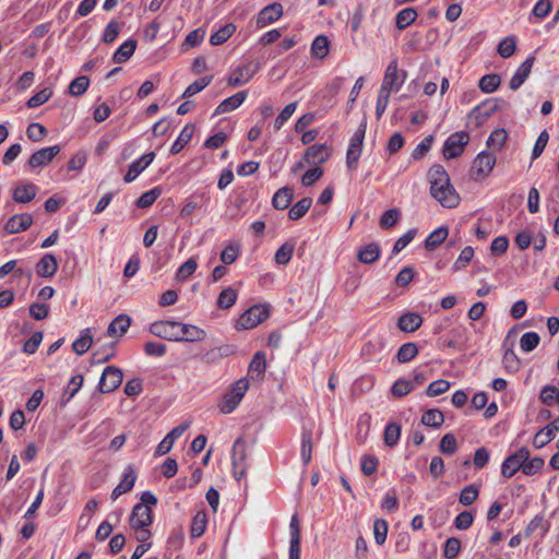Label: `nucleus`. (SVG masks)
I'll use <instances>...</instances> for the list:
<instances>
[{
    "label": "nucleus",
    "instance_id": "obj_1",
    "mask_svg": "<svg viewBox=\"0 0 559 559\" xmlns=\"http://www.w3.org/2000/svg\"><path fill=\"white\" fill-rule=\"evenodd\" d=\"M430 194L444 207H455L460 197L450 182V177L442 165L435 164L428 171Z\"/></svg>",
    "mask_w": 559,
    "mask_h": 559
},
{
    "label": "nucleus",
    "instance_id": "obj_2",
    "mask_svg": "<svg viewBox=\"0 0 559 559\" xmlns=\"http://www.w3.org/2000/svg\"><path fill=\"white\" fill-rule=\"evenodd\" d=\"M157 504V498L151 491H144L141 495V502L136 503L130 514L129 523L133 530H142L153 522V511L151 507Z\"/></svg>",
    "mask_w": 559,
    "mask_h": 559
},
{
    "label": "nucleus",
    "instance_id": "obj_3",
    "mask_svg": "<svg viewBox=\"0 0 559 559\" xmlns=\"http://www.w3.org/2000/svg\"><path fill=\"white\" fill-rule=\"evenodd\" d=\"M248 389L249 382L246 378L236 381L217 404L219 413L225 415L233 413L240 404Z\"/></svg>",
    "mask_w": 559,
    "mask_h": 559
},
{
    "label": "nucleus",
    "instance_id": "obj_4",
    "mask_svg": "<svg viewBox=\"0 0 559 559\" xmlns=\"http://www.w3.org/2000/svg\"><path fill=\"white\" fill-rule=\"evenodd\" d=\"M270 316L267 305H254L246 310L237 320L235 328L237 330H250L266 320Z\"/></svg>",
    "mask_w": 559,
    "mask_h": 559
},
{
    "label": "nucleus",
    "instance_id": "obj_5",
    "mask_svg": "<svg viewBox=\"0 0 559 559\" xmlns=\"http://www.w3.org/2000/svg\"><path fill=\"white\" fill-rule=\"evenodd\" d=\"M231 465L236 480H240L246 476L247 463V442L242 438H238L231 448Z\"/></svg>",
    "mask_w": 559,
    "mask_h": 559
},
{
    "label": "nucleus",
    "instance_id": "obj_6",
    "mask_svg": "<svg viewBox=\"0 0 559 559\" xmlns=\"http://www.w3.org/2000/svg\"><path fill=\"white\" fill-rule=\"evenodd\" d=\"M406 80V72L399 69L397 60H392L386 67L384 78L381 84V90L391 92H397Z\"/></svg>",
    "mask_w": 559,
    "mask_h": 559
},
{
    "label": "nucleus",
    "instance_id": "obj_7",
    "mask_svg": "<svg viewBox=\"0 0 559 559\" xmlns=\"http://www.w3.org/2000/svg\"><path fill=\"white\" fill-rule=\"evenodd\" d=\"M366 124H360L349 141L346 152V164L350 170L357 168L358 159L361 155L362 143L365 139Z\"/></svg>",
    "mask_w": 559,
    "mask_h": 559
},
{
    "label": "nucleus",
    "instance_id": "obj_8",
    "mask_svg": "<svg viewBox=\"0 0 559 559\" xmlns=\"http://www.w3.org/2000/svg\"><path fill=\"white\" fill-rule=\"evenodd\" d=\"M469 140L468 133L460 131L451 134L443 144V156L447 159L456 158L464 152Z\"/></svg>",
    "mask_w": 559,
    "mask_h": 559
},
{
    "label": "nucleus",
    "instance_id": "obj_9",
    "mask_svg": "<svg viewBox=\"0 0 559 559\" xmlns=\"http://www.w3.org/2000/svg\"><path fill=\"white\" fill-rule=\"evenodd\" d=\"M181 322L173 320L155 321L150 325V332L170 342H178Z\"/></svg>",
    "mask_w": 559,
    "mask_h": 559
},
{
    "label": "nucleus",
    "instance_id": "obj_10",
    "mask_svg": "<svg viewBox=\"0 0 559 559\" xmlns=\"http://www.w3.org/2000/svg\"><path fill=\"white\" fill-rule=\"evenodd\" d=\"M530 457L527 448L522 447L515 453L506 457L501 465V474L506 478H511L518 471L523 472V463Z\"/></svg>",
    "mask_w": 559,
    "mask_h": 559
},
{
    "label": "nucleus",
    "instance_id": "obj_11",
    "mask_svg": "<svg viewBox=\"0 0 559 559\" xmlns=\"http://www.w3.org/2000/svg\"><path fill=\"white\" fill-rule=\"evenodd\" d=\"M122 378L121 369L115 366H107L100 376L98 390L102 393H110L120 386Z\"/></svg>",
    "mask_w": 559,
    "mask_h": 559
},
{
    "label": "nucleus",
    "instance_id": "obj_12",
    "mask_svg": "<svg viewBox=\"0 0 559 559\" xmlns=\"http://www.w3.org/2000/svg\"><path fill=\"white\" fill-rule=\"evenodd\" d=\"M259 61H248L233 71L228 79V84L230 86L243 85L253 78V75L259 71Z\"/></svg>",
    "mask_w": 559,
    "mask_h": 559
},
{
    "label": "nucleus",
    "instance_id": "obj_13",
    "mask_svg": "<svg viewBox=\"0 0 559 559\" xmlns=\"http://www.w3.org/2000/svg\"><path fill=\"white\" fill-rule=\"evenodd\" d=\"M61 151L59 145L40 148L34 152L27 164L31 168L47 166Z\"/></svg>",
    "mask_w": 559,
    "mask_h": 559
},
{
    "label": "nucleus",
    "instance_id": "obj_14",
    "mask_svg": "<svg viewBox=\"0 0 559 559\" xmlns=\"http://www.w3.org/2000/svg\"><path fill=\"white\" fill-rule=\"evenodd\" d=\"M210 194L206 192L195 193L185 201L180 211L182 217H189L198 210H206L210 203Z\"/></svg>",
    "mask_w": 559,
    "mask_h": 559
},
{
    "label": "nucleus",
    "instance_id": "obj_15",
    "mask_svg": "<svg viewBox=\"0 0 559 559\" xmlns=\"http://www.w3.org/2000/svg\"><path fill=\"white\" fill-rule=\"evenodd\" d=\"M283 15V5L278 2H273L264 7L257 16V27L263 28Z\"/></svg>",
    "mask_w": 559,
    "mask_h": 559
},
{
    "label": "nucleus",
    "instance_id": "obj_16",
    "mask_svg": "<svg viewBox=\"0 0 559 559\" xmlns=\"http://www.w3.org/2000/svg\"><path fill=\"white\" fill-rule=\"evenodd\" d=\"M33 224L29 213L14 214L4 224V230L9 235L19 234L28 229Z\"/></svg>",
    "mask_w": 559,
    "mask_h": 559
},
{
    "label": "nucleus",
    "instance_id": "obj_17",
    "mask_svg": "<svg viewBox=\"0 0 559 559\" xmlns=\"http://www.w3.org/2000/svg\"><path fill=\"white\" fill-rule=\"evenodd\" d=\"M155 153L150 152L142 155L140 158L133 160L130 164L129 169L123 177L124 182L130 183L134 181L136 177L153 163Z\"/></svg>",
    "mask_w": 559,
    "mask_h": 559
},
{
    "label": "nucleus",
    "instance_id": "obj_18",
    "mask_svg": "<svg viewBox=\"0 0 559 559\" xmlns=\"http://www.w3.org/2000/svg\"><path fill=\"white\" fill-rule=\"evenodd\" d=\"M496 160L493 153L483 151L474 159L472 170L478 176L486 177L491 173Z\"/></svg>",
    "mask_w": 559,
    "mask_h": 559
},
{
    "label": "nucleus",
    "instance_id": "obj_19",
    "mask_svg": "<svg viewBox=\"0 0 559 559\" xmlns=\"http://www.w3.org/2000/svg\"><path fill=\"white\" fill-rule=\"evenodd\" d=\"M559 431V416L549 423L546 427L539 429L533 439V444L537 449H542L547 445Z\"/></svg>",
    "mask_w": 559,
    "mask_h": 559
},
{
    "label": "nucleus",
    "instance_id": "obj_20",
    "mask_svg": "<svg viewBox=\"0 0 559 559\" xmlns=\"http://www.w3.org/2000/svg\"><path fill=\"white\" fill-rule=\"evenodd\" d=\"M534 62V55H530L516 69L509 83V86L512 91H516L523 85L532 71Z\"/></svg>",
    "mask_w": 559,
    "mask_h": 559
},
{
    "label": "nucleus",
    "instance_id": "obj_21",
    "mask_svg": "<svg viewBox=\"0 0 559 559\" xmlns=\"http://www.w3.org/2000/svg\"><path fill=\"white\" fill-rule=\"evenodd\" d=\"M289 533H290V542H289V559H300V526L297 514H294L290 519L289 523Z\"/></svg>",
    "mask_w": 559,
    "mask_h": 559
},
{
    "label": "nucleus",
    "instance_id": "obj_22",
    "mask_svg": "<svg viewBox=\"0 0 559 559\" xmlns=\"http://www.w3.org/2000/svg\"><path fill=\"white\" fill-rule=\"evenodd\" d=\"M205 337L206 332L203 329L193 324L181 322L178 342L194 343L204 341Z\"/></svg>",
    "mask_w": 559,
    "mask_h": 559
},
{
    "label": "nucleus",
    "instance_id": "obj_23",
    "mask_svg": "<svg viewBox=\"0 0 559 559\" xmlns=\"http://www.w3.org/2000/svg\"><path fill=\"white\" fill-rule=\"evenodd\" d=\"M58 271V262L52 253H45L36 264V273L40 277H51Z\"/></svg>",
    "mask_w": 559,
    "mask_h": 559
},
{
    "label": "nucleus",
    "instance_id": "obj_24",
    "mask_svg": "<svg viewBox=\"0 0 559 559\" xmlns=\"http://www.w3.org/2000/svg\"><path fill=\"white\" fill-rule=\"evenodd\" d=\"M304 157L308 164L320 165L329 159L330 151L324 144H316L307 148Z\"/></svg>",
    "mask_w": 559,
    "mask_h": 559
},
{
    "label": "nucleus",
    "instance_id": "obj_25",
    "mask_svg": "<svg viewBox=\"0 0 559 559\" xmlns=\"http://www.w3.org/2000/svg\"><path fill=\"white\" fill-rule=\"evenodd\" d=\"M248 93L246 91L238 92L227 97L216 107L214 115H222L237 109L246 100Z\"/></svg>",
    "mask_w": 559,
    "mask_h": 559
},
{
    "label": "nucleus",
    "instance_id": "obj_26",
    "mask_svg": "<svg viewBox=\"0 0 559 559\" xmlns=\"http://www.w3.org/2000/svg\"><path fill=\"white\" fill-rule=\"evenodd\" d=\"M423 318L416 312H406L400 317L397 326L401 331L411 333L420 328Z\"/></svg>",
    "mask_w": 559,
    "mask_h": 559
},
{
    "label": "nucleus",
    "instance_id": "obj_27",
    "mask_svg": "<svg viewBox=\"0 0 559 559\" xmlns=\"http://www.w3.org/2000/svg\"><path fill=\"white\" fill-rule=\"evenodd\" d=\"M380 257V247L376 242L367 243L357 251V260L365 264L376 262Z\"/></svg>",
    "mask_w": 559,
    "mask_h": 559
},
{
    "label": "nucleus",
    "instance_id": "obj_28",
    "mask_svg": "<svg viewBox=\"0 0 559 559\" xmlns=\"http://www.w3.org/2000/svg\"><path fill=\"white\" fill-rule=\"evenodd\" d=\"M135 48H136V40L133 38L127 39L115 51V53L112 56V60L116 63L127 62L131 58V56L134 53Z\"/></svg>",
    "mask_w": 559,
    "mask_h": 559
},
{
    "label": "nucleus",
    "instance_id": "obj_29",
    "mask_svg": "<svg viewBox=\"0 0 559 559\" xmlns=\"http://www.w3.org/2000/svg\"><path fill=\"white\" fill-rule=\"evenodd\" d=\"M131 324V320L127 314H119L109 324L107 334L109 336H122Z\"/></svg>",
    "mask_w": 559,
    "mask_h": 559
},
{
    "label": "nucleus",
    "instance_id": "obj_30",
    "mask_svg": "<svg viewBox=\"0 0 559 559\" xmlns=\"http://www.w3.org/2000/svg\"><path fill=\"white\" fill-rule=\"evenodd\" d=\"M294 198V192L288 187L278 189L272 198V204L276 210H285L289 206Z\"/></svg>",
    "mask_w": 559,
    "mask_h": 559
},
{
    "label": "nucleus",
    "instance_id": "obj_31",
    "mask_svg": "<svg viewBox=\"0 0 559 559\" xmlns=\"http://www.w3.org/2000/svg\"><path fill=\"white\" fill-rule=\"evenodd\" d=\"M37 193V187L33 183L22 185L14 189L13 199L17 203L31 202Z\"/></svg>",
    "mask_w": 559,
    "mask_h": 559
},
{
    "label": "nucleus",
    "instance_id": "obj_32",
    "mask_svg": "<svg viewBox=\"0 0 559 559\" xmlns=\"http://www.w3.org/2000/svg\"><path fill=\"white\" fill-rule=\"evenodd\" d=\"M312 447V431L311 429L304 428L301 431L300 456L305 465L311 461Z\"/></svg>",
    "mask_w": 559,
    "mask_h": 559
},
{
    "label": "nucleus",
    "instance_id": "obj_33",
    "mask_svg": "<svg viewBox=\"0 0 559 559\" xmlns=\"http://www.w3.org/2000/svg\"><path fill=\"white\" fill-rule=\"evenodd\" d=\"M194 132V127L191 124H187L182 128L178 138L174 142L170 147L171 154H178L192 139Z\"/></svg>",
    "mask_w": 559,
    "mask_h": 559
},
{
    "label": "nucleus",
    "instance_id": "obj_34",
    "mask_svg": "<svg viewBox=\"0 0 559 559\" xmlns=\"http://www.w3.org/2000/svg\"><path fill=\"white\" fill-rule=\"evenodd\" d=\"M444 423V415L438 408L427 409L421 416V424L427 427L439 428Z\"/></svg>",
    "mask_w": 559,
    "mask_h": 559
},
{
    "label": "nucleus",
    "instance_id": "obj_35",
    "mask_svg": "<svg viewBox=\"0 0 559 559\" xmlns=\"http://www.w3.org/2000/svg\"><path fill=\"white\" fill-rule=\"evenodd\" d=\"M235 31L236 26L233 23L225 24L211 35V45L218 46L224 44L235 33Z\"/></svg>",
    "mask_w": 559,
    "mask_h": 559
},
{
    "label": "nucleus",
    "instance_id": "obj_36",
    "mask_svg": "<svg viewBox=\"0 0 559 559\" xmlns=\"http://www.w3.org/2000/svg\"><path fill=\"white\" fill-rule=\"evenodd\" d=\"M417 11L414 8H405L401 10L395 17L396 28L402 31L415 22Z\"/></svg>",
    "mask_w": 559,
    "mask_h": 559
},
{
    "label": "nucleus",
    "instance_id": "obj_37",
    "mask_svg": "<svg viewBox=\"0 0 559 559\" xmlns=\"http://www.w3.org/2000/svg\"><path fill=\"white\" fill-rule=\"evenodd\" d=\"M312 199L305 197L295 203L288 211V217L293 221L301 218L310 209Z\"/></svg>",
    "mask_w": 559,
    "mask_h": 559
},
{
    "label": "nucleus",
    "instance_id": "obj_38",
    "mask_svg": "<svg viewBox=\"0 0 559 559\" xmlns=\"http://www.w3.org/2000/svg\"><path fill=\"white\" fill-rule=\"evenodd\" d=\"M498 106L492 100H487L472 109L469 112L471 117H475L476 119L481 118V120L488 119L496 110Z\"/></svg>",
    "mask_w": 559,
    "mask_h": 559
},
{
    "label": "nucleus",
    "instance_id": "obj_39",
    "mask_svg": "<svg viewBox=\"0 0 559 559\" xmlns=\"http://www.w3.org/2000/svg\"><path fill=\"white\" fill-rule=\"evenodd\" d=\"M311 53L314 58L323 59L329 53V40L324 35L317 36L311 44Z\"/></svg>",
    "mask_w": 559,
    "mask_h": 559
},
{
    "label": "nucleus",
    "instance_id": "obj_40",
    "mask_svg": "<svg viewBox=\"0 0 559 559\" xmlns=\"http://www.w3.org/2000/svg\"><path fill=\"white\" fill-rule=\"evenodd\" d=\"M418 354V347L415 343L408 342L403 344L396 354V359L401 364L408 362L413 360Z\"/></svg>",
    "mask_w": 559,
    "mask_h": 559
},
{
    "label": "nucleus",
    "instance_id": "obj_41",
    "mask_svg": "<svg viewBox=\"0 0 559 559\" xmlns=\"http://www.w3.org/2000/svg\"><path fill=\"white\" fill-rule=\"evenodd\" d=\"M448 228L447 227H439L435 229L432 233L429 234V236L425 240V247L428 250H432L439 245H441L448 237Z\"/></svg>",
    "mask_w": 559,
    "mask_h": 559
},
{
    "label": "nucleus",
    "instance_id": "obj_42",
    "mask_svg": "<svg viewBox=\"0 0 559 559\" xmlns=\"http://www.w3.org/2000/svg\"><path fill=\"white\" fill-rule=\"evenodd\" d=\"M92 343L93 337L91 335V332L88 329H85L84 331H82L81 336L73 342L72 349L78 355H83L90 349Z\"/></svg>",
    "mask_w": 559,
    "mask_h": 559
},
{
    "label": "nucleus",
    "instance_id": "obj_43",
    "mask_svg": "<svg viewBox=\"0 0 559 559\" xmlns=\"http://www.w3.org/2000/svg\"><path fill=\"white\" fill-rule=\"evenodd\" d=\"M136 480V472L132 465H128L126 472L123 474L122 479L117 485L118 488L122 490L123 493H127L132 490Z\"/></svg>",
    "mask_w": 559,
    "mask_h": 559
},
{
    "label": "nucleus",
    "instance_id": "obj_44",
    "mask_svg": "<svg viewBox=\"0 0 559 559\" xmlns=\"http://www.w3.org/2000/svg\"><path fill=\"white\" fill-rule=\"evenodd\" d=\"M237 293L234 288L227 287L221 292L217 298V307L219 309H228L235 305Z\"/></svg>",
    "mask_w": 559,
    "mask_h": 559
},
{
    "label": "nucleus",
    "instance_id": "obj_45",
    "mask_svg": "<svg viewBox=\"0 0 559 559\" xmlns=\"http://www.w3.org/2000/svg\"><path fill=\"white\" fill-rule=\"evenodd\" d=\"M295 245L292 242H285L275 252V262L282 265H286L294 254Z\"/></svg>",
    "mask_w": 559,
    "mask_h": 559
},
{
    "label": "nucleus",
    "instance_id": "obj_46",
    "mask_svg": "<svg viewBox=\"0 0 559 559\" xmlns=\"http://www.w3.org/2000/svg\"><path fill=\"white\" fill-rule=\"evenodd\" d=\"M90 86V79L86 75H81L71 81L69 85V93L72 96L83 95Z\"/></svg>",
    "mask_w": 559,
    "mask_h": 559
},
{
    "label": "nucleus",
    "instance_id": "obj_47",
    "mask_svg": "<svg viewBox=\"0 0 559 559\" xmlns=\"http://www.w3.org/2000/svg\"><path fill=\"white\" fill-rule=\"evenodd\" d=\"M205 528H206V514L204 512L200 511L192 519L191 530H190L191 537H193V538L200 537L205 532Z\"/></svg>",
    "mask_w": 559,
    "mask_h": 559
},
{
    "label": "nucleus",
    "instance_id": "obj_48",
    "mask_svg": "<svg viewBox=\"0 0 559 559\" xmlns=\"http://www.w3.org/2000/svg\"><path fill=\"white\" fill-rule=\"evenodd\" d=\"M500 82L498 74H486L479 80L478 86L485 93H492L499 87Z\"/></svg>",
    "mask_w": 559,
    "mask_h": 559
},
{
    "label": "nucleus",
    "instance_id": "obj_49",
    "mask_svg": "<svg viewBox=\"0 0 559 559\" xmlns=\"http://www.w3.org/2000/svg\"><path fill=\"white\" fill-rule=\"evenodd\" d=\"M479 488L478 486L472 484L465 486L460 493L459 501L463 506H471L478 497Z\"/></svg>",
    "mask_w": 559,
    "mask_h": 559
},
{
    "label": "nucleus",
    "instance_id": "obj_50",
    "mask_svg": "<svg viewBox=\"0 0 559 559\" xmlns=\"http://www.w3.org/2000/svg\"><path fill=\"white\" fill-rule=\"evenodd\" d=\"M98 508V501L96 499H90L79 519V526L84 530L91 522L93 512Z\"/></svg>",
    "mask_w": 559,
    "mask_h": 559
},
{
    "label": "nucleus",
    "instance_id": "obj_51",
    "mask_svg": "<svg viewBox=\"0 0 559 559\" xmlns=\"http://www.w3.org/2000/svg\"><path fill=\"white\" fill-rule=\"evenodd\" d=\"M540 337L536 332H526L520 338V347L523 352H532L539 344Z\"/></svg>",
    "mask_w": 559,
    "mask_h": 559
},
{
    "label": "nucleus",
    "instance_id": "obj_52",
    "mask_svg": "<svg viewBox=\"0 0 559 559\" xmlns=\"http://www.w3.org/2000/svg\"><path fill=\"white\" fill-rule=\"evenodd\" d=\"M515 49H516L515 37L509 36V37L503 38L499 43L497 51L502 58H510L515 52Z\"/></svg>",
    "mask_w": 559,
    "mask_h": 559
},
{
    "label": "nucleus",
    "instance_id": "obj_53",
    "mask_svg": "<svg viewBox=\"0 0 559 559\" xmlns=\"http://www.w3.org/2000/svg\"><path fill=\"white\" fill-rule=\"evenodd\" d=\"M507 139L508 134L504 129H496L490 133L487 140V145L493 150H501Z\"/></svg>",
    "mask_w": 559,
    "mask_h": 559
},
{
    "label": "nucleus",
    "instance_id": "obj_54",
    "mask_svg": "<svg viewBox=\"0 0 559 559\" xmlns=\"http://www.w3.org/2000/svg\"><path fill=\"white\" fill-rule=\"evenodd\" d=\"M401 436V427L395 423H390L386 425L384 430V443L388 447H394L400 439Z\"/></svg>",
    "mask_w": 559,
    "mask_h": 559
},
{
    "label": "nucleus",
    "instance_id": "obj_55",
    "mask_svg": "<svg viewBox=\"0 0 559 559\" xmlns=\"http://www.w3.org/2000/svg\"><path fill=\"white\" fill-rule=\"evenodd\" d=\"M162 190L159 188H153L146 192H144L136 201V206L140 209H146L153 205V203L160 195Z\"/></svg>",
    "mask_w": 559,
    "mask_h": 559
},
{
    "label": "nucleus",
    "instance_id": "obj_56",
    "mask_svg": "<svg viewBox=\"0 0 559 559\" xmlns=\"http://www.w3.org/2000/svg\"><path fill=\"white\" fill-rule=\"evenodd\" d=\"M474 257V248L471 246H466L460 253L459 258L452 265L453 271H460L466 267V265L472 261Z\"/></svg>",
    "mask_w": 559,
    "mask_h": 559
},
{
    "label": "nucleus",
    "instance_id": "obj_57",
    "mask_svg": "<svg viewBox=\"0 0 559 559\" xmlns=\"http://www.w3.org/2000/svg\"><path fill=\"white\" fill-rule=\"evenodd\" d=\"M388 535V522L383 519H377L373 522V536L378 545H383Z\"/></svg>",
    "mask_w": 559,
    "mask_h": 559
},
{
    "label": "nucleus",
    "instance_id": "obj_58",
    "mask_svg": "<svg viewBox=\"0 0 559 559\" xmlns=\"http://www.w3.org/2000/svg\"><path fill=\"white\" fill-rule=\"evenodd\" d=\"M413 389L414 383L412 380L399 379L393 383L391 392L394 396L402 397L408 394Z\"/></svg>",
    "mask_w": 559,
    "mask_h": 559
},
{
    "label": "nucleus",
    "instance_id": "obj_59",
    "mask_svg": "<svg viewBox=\"0 0 559 559\" xmlns=\"http://www.w3.org/2000/svg\"><path fill=\"white\" fill-rule=\"evenodd\" d=\"M296 108H297V103L294 102V103H289L282 109V111L278 114V116L276 117V119L274 121V129L276 131L280 130L284 126V123L293 116Z\"/></svg>",
    "mask_w": 559,
    "mask_h": 559
},
{
    "label": "nucleus",
    "instance_id": "obj_60",
    "mask_svg": "<svg viewBox=\"0 0 559 559\" xmlns=\"http://www.w3.org/2000/svg\"><path fill=\"white\" fill-rule=\"evenodd\" d=\"M52 96V90L45 87L35 95H33L26 103L28 108H35L45 104Z\"/></svg>",
    "mask_w": 559,
    "mask_h": 559
},
{
    "label": "nucleus",
    "instance_id": "obj_61",
    "mask_svg": "<svg viewBox=\"0 0 559 559\" xmlns=\"http://www.w3.org/2000/svg\"><path fill=\"white\" fill-rule=\"evenodd\" d=\"M461 550V542L456 537H449L444 543L443 555L447 559H454Z\"/></svg>",
    "mask_w": 559,
    "mask_h": 559
},
{
    "label": "nucleus",
    "instance_id": "obj_62",
    "mask_svg": "<svg viewBox=\"0 0 559 559\" xmlns=\"http://www.w3.org/2000/svg\"><path fill=\"white\" fill-rule=\"evenodd\" d=\"M198 267L197 260L194 258L188 259L177 271V280L186 281L191 274L195 272Z\"/></svg>",
    "mask_w": 559,
    "mask_h": 559
},
{
    "label": "nucleus",
    "instance_id": "obj_63",
    "mask_svg": "<svg viewBox=\"0 0 559 559\" xmlns=\"http://www.w3.org/2000/svg\"><path fill=\"white\" fill-rule=\"evenodd\" d=\"M433 142V135L426 136L412 152V157L415 160L421 159L430 151Z\"/></svg>",
    "mask_w": 559,
    "mask_h": 559
},
{
    "label": "nucleus",
    "instance_id": "obj_64",
    "mask_svg": "<svg viewBox=\"0 0 559 559\" xmlns=\"http://www.w3.org/2000/svg\"><path fill=\"white\" fill-rule=\"evenodd\" d=\"M440 451L443 454L452 455L457 450V442L452 433H447L441 438Z\"/></svg>",
    "mask_w": 559,
    "mask_h": 559
}]
</instances>
